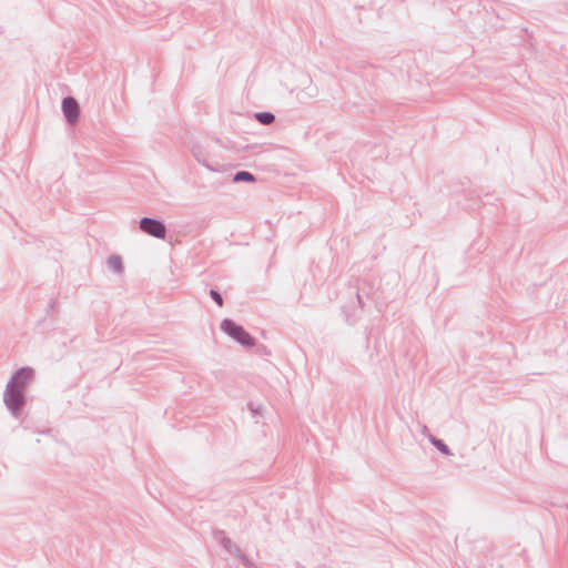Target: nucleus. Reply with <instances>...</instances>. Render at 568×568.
Listing matches in <instances>:
<instances>
[{"label": "nucleus", "mask_w": 568, "mask_h": 568, "mask_svg": "<svg viewBox=\"0 0 568 568\" xmlns=\"http://www.w3.org/2000/svg\"><path fill=\"white\" fill-rule=\"evenodd\" d=\"M220 328L223 333L244 347L250 348L255 345V338L246 332L242 325L235 323L231 318H224L221 322Z\"/></svg>", "instance_id": "nucleus-1"}, {"label": "nucleus", "mask_w": 568, "mask_h": 568, "mask_svg": "<svg viewBox=\"0 0 568 568\" xmlns=\"http://www.w3.org/2000/svg\"><path fill=\"white\" fill-rule=\"evenodd\" d=\"M26 402L27 395L24 392L7 384L3 392V403L13 417L18 418L21 415Z\"/></svg>", "instance_id": "nucleus-2"}, {"label": "nucleus", "mask_w": 568, "mask_h": 568, "mask_svg": "<svg viewBox=\"0 0 568 568\" xmlns=\"http://www.w3.org/2000/svg\"><path fill=\"white\" fill-rule=\"evenodd\" d=\"M140 230L155 239H164L166 235V226L163 221L153 217H142L139 222Z\"/></svg>", "instance_id": "nucleus-3"}, {"label": "nucleus", "mask_w": 568, "mask_h": 568, "mask_svg": "<svg viewBox=\"0 0 568 568\" xmlns=\"http://www.w3.org/2000/svg\"><path fill=\"white\" fill-rule=\"evenodd\" d=\"M32 377L33 369L29 366H23L13 373L7 384L10 385V387L13 386V388L26 393L29 383L32 381Z\"/></svg>", "instance_id": "nucleus-4"}, {"label": "nucleus", "mask_w": 568, "mask_h": 568, "mask_svg": "<svg viewBox=\"0 0 568 568\" xmlns=\"http://www.w3.org/2000/svg\"><path fill=\"white\" fill-rule=\"evenodd\" d=\"M61 108L68 123L74 124L79 120L80 106L73 97L68 95L63 98Z\"/></svg>", "instance_id": "nucleus-5"}, {"label": "nucleus", "mask_w": 568, "mask_h": 568, "mask_svg": "<svg viewBox=\"0 0 568 568\" xmlns=\"http://www.w3.org/2000/svg\"><path fill=\"white\" fill-rule=\"evenodd\" d=\"M232 181L235 183H240V182L252 183V182L256 181V178L253 173L242 170V171H237L233 175Z\"/></svg>", "instance_id": "nucleus-6"}, {"label": "nucleus", "mask_w": 568, "mask_h": 568, "mask_svg": "<svg viewBox=\"0 0 568 568\" xmlns=\"http://www.w3.org/2000/svg\"><path fill=\"white\" fill-rule=\"evenodd\" d=\"M108 266L116 274H120L123 272V263H122V258L120 255H111L109 256L108 261Z\"/></svg>", "instance_id": "nucleus-7"}, {"label": "nucleus", "mask_w": 568, "mask_h": 568, "mask_svg": "<svg viewBox=\"0 0 568 568\" xmlns=\"http://www.w3.org/2000/svg\"><path fill=\"white\" fill-rule=\"evenodd\" d=\"M428 440L435 448H437L444 455H453L450 448L444 443L443 439H439L434 435H428Z\"/></svg>", "instance_id": "nucleus-8"}, {"label": "nucleus", "mask_w": 568, "mask_h": 568, "mask_svg": "<svg viewBox=\"0 0 568 568\" xmlns=\"http://www.w3.org/2000/svg\"><path fill=\"white\" fill-rule=\"evenodd\" d=\"M254 118L256 121H258L263 125H268V124L273 123L275 120V115L268 111L256 112L254 114Z\"/></svg>", "instance_id": "nucleus-9"}, {"label": "nucleus", "mask_w": 568, "mask_h": 568, "mask_svg": "<svg viewBox=\"0 0 568 568\" xmlns=\"http://www.w3.org/2000/svg\"><path fill=\"white\" fill-rule=\"evenodd\" d=\"M215 539L219 540V542L226 551L231 549L234 545L229 537L224 536L223 531L215 532Z\"/></svg>", "instance_id": "nucleus-10"}, {"label": "nucleus", "mask_w": 568, "mask_h": 568, "mask_svg": "<svg viewBox=\"0 0 568 568\" xmlns=\"http://www.w3.org/2000/svg\"><path fill=\"white\" fill-rule=\"evenodd\" d=\"M210 296L220 307L223 306L224 301L222 294L217 290L211 288Z\"/></svg>", "instance_id": "nucleus-11"}, {"label": "nucleus", "mask_w": 568, "mask_h": 568, "mask_svg": "<svg viewBox=\"0 0 568 568\" xmlns=\"http://www.w3.org/2000/svg\"><path fill=\"white\" fill-rule=\"evenodd\" d=\"M239 559L246 568H253L254 564L247 558V556L243 552Z\"/></svg>", "instance_id": "nucleus-12"}, {"label": "nucleus", "mask_w": 568, "mask_h": 568, "mask_svg": "<svg viewBox=\"0 0 568 568\" xmlns=\"http://www.w3.org/2000/svg\"><path fill=\"white\" fill-rule=\"evenodd\" d=\"M247 407L252 412L253 416L261 415V406H255L253 403H248Z\"/></svg>", "instance_id": "nucleus-13"}, {"label": "nucleus", "mask_w": 568, "mask_h": 568, "mask_svg": "<svg viewBox=\"0 0 568 568\" xmlns=\"http://www.w3.org/2000/svg\"><path fill=\"white\" fill-rule=\"evenodd\" d=\"M227 552L235 556L236 558H239L243 554V551L236 545H233V547L229 549Z\"/></svg>", "instance_id": "nucleus-14"}, {"label": "nucleus", "mask_w": 568, "mask_h": 568, "mask_svg": "<svg viewBox=\"0 0 568 568\" xmlns=\"http://www.w3.org/2000/svg\"><path fill=\"white\" fill-rule=\"evenodd\" d=\"M54 308H55V300L51 298L47 305L45 313L49 315V314L53 313Z\"/></svg>", "instance_id": "nucleus-15"}, {"label": "nucleus", "mask_w": 568, "mask_h": 568, "mask_svg": "<svg viewBox=\"0 0 568 568\" xmlns=\"http://www.w3.org/2000/svg\"><path fill=\"white\" fill-rule=\"evenodd\" d=\"M193 154H194L195 159H197L199 162L202 163L201 160H200V159H203L202 151L200 149L195 148L193 150Z\"/></svg>", "instance_id": "nucleus-16"}, {"label": "nucleus", "mask_w": 568, "mask_h": 568, "mask_svg": "<svg viewBox=\"0 0 568 568\" xmlns=\"http://www.w3.org/2000/svg\"><path fill=\"white\" fill-rule=\"evenodd\" d=\"M422 433H423L424 435H427V436H428V435H430V434L428 433V428H427V426H426V425H423V427H422Z\"/></svg>", "instance_id": "nucleus-17"}, {"label": "nucleus", "mask_w": 568, "mask_h": 568, "mask_svg": "<svg viewBox=\"0 0 568 568\" xmlns=\"http://www.w3.org/2000/svg\"><path fill=\"white\" fill-rule=\"evenodd\" d=\"M356 297H357L358 304H359L361 306H363L362 296H361V294H359L358 292H357V294H356Z\"/></svg>", "instance_id": "nucleus-18"}]
</instances>
